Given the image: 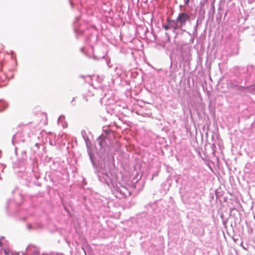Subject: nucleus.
<instances>
[{
	"label": "nucleus",
	"mask_w": 255,
	"mask_h": 255,
	"mask_svg": "<svg viewBox=\"0 0 255 255\" xmlns=\"http://www.w3.org/2000/svg\"><path fill=\"white\" fill-rule=\"evenodd\" d=\"M190 0H185V3L186 4H188L189 3Z\"/></svg>",
	"instance_id": "nucleus-4"
},
{
	"label": "nucleus",
	"mask_w": 255,
	"mask_h": 255,
	"mask_svg": "<svg viewBox=\"0 0 255 255\" xmlns=\"http://www.w3.org/2000/svg\"><path fill=\"white\" fill-rule=\"evenodd\" d=\"M170 26L174 29V30H176L178 28L181 29L182 27L180 26V24L177 22V20L174 21L171 20L170 22Z\"/></svg>",
	"instance_id": "nucleus-2"
},
{
	"label": "nucleus",
	"mask_w": 255,
	"mask_h": 255,
	"mask_svg": "<svg viewBox=\"0 0 255 255\" xmlns=\"http://www.w3.org/2000/svg\"><path fill=\"white\" fill-rule=\"evenodd\" d=\"M189 19L190 16L187 13L181 12L178 15L176 20L182 27L183 25L185 24L186 21Z\"/></svg>",
	"instance_id": "nucleus-1"
},
{
	"label": "nucleus",
	"mask_w": 255,
	"mask_h": 255,
	"mask_svg": "<svg viewBox=\"0 0 255 255\" xmlns=\"http://www.w3.org/2000/svg\"><path fill=\"white\" fill-rule=\"evenodd\" d=\"M170 27V24L169 25H165L164 26V28L165 30H168Z\"/></svg>",
	"instance_id": "nucleus-3"
}]
</instances>
